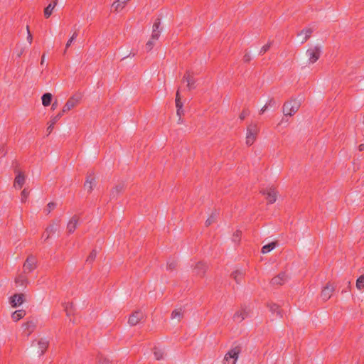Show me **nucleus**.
<instances>
[{
    "label": "nucleus",
    "mask_w": 364,
    "mask_h": 364,
    "mask_svg": "<svg viewBox=\"0 0 364 364\" xmlns=\"http://www.w3.org/2000/svg\"><path fill=\"white\" fill-rule=\"evenodd\" d=\"M48 346V341L46 338H41L38 340H35L31 344L32 354L33 356L39 357L45 353Z\"/></svg>",
    "instance_id": "obj_1"
},
{
    "label": "nucleus",
    "mask_w": 364,
    "mask_h": 364,
    "mask_svg": "<svg viewBox=\"0 0 364 364\" xmlns=\"http://www.w3.org/2000/svg\"><path fill=\"white\" fill-rule=\"evenodd\" d=\"M259 132V128L256 124H251L247 127L245 137V143L247 145L250 146L255 142Z\"/></svg>",
    "instance_id": "obj_2"
},
{
    "label": "nucleus",
    "mask_w": 364,
    "mask_h": 364,
    "mask_svg": "<svg viewBox=\"0 0 364 364\" xmlns=\"http://www.w3.org/2000/svg\"><path fill=\"white\" fill-rule=\"evenodd\" d=\"M301 105V102L298 100H292L288 102H287L284 105L283 112L284 115L292 116L294 114L298 109H299Z\"/></svg>",
    "instance_id": "obj_3"
},
{
    "label": "nucleus",
    "mask_w": 364,
    "mask_h": 364,
    "mask_svg": "<svg viewBox=\"0 0 364 364\" xmlns=\"http://www.w3.org/2000/svg\"><path fill=\"white\" fill-rule=\"evenodd\" d=\"M159 26H160L159 21H156L152 26V34H151V38L149 40V41L146 43V48L149 50L152 48V47L155 44V42L156 41H158V39L160 36L161 31L159 30Z\"/></svg>",
    "instance_id": "obj_4"
},
{
    "label": "nucleus",
    "mask_w": 364,
    "mask_h": 364,
    "mask_svg": "<svg viewBox=\"0 0 364 364\" xmlns=\"http://www.w3.org/2000/svg\"><path fill=\"white\" fill-rule=\"evenodd\" d=\"M321 52V48L318 46L311 47L306 50V55L309 58L310 63H314L316 62L320 56Z\"/></svg>",
    "instance_id": "obj_5"
},
{
    "label": "nucleus",
    "mask_w": 364,
    "mask_h": 364,
    "mask_svg": "<svg viewBox=\"0 0 364 364\" xmlns=\"http://www.w3.org/2000/svg\"><path fill=\"white\" fill-rule=\"evenodd\" d=\"M240 348L235 347L228 352L224 358V364H235L240 353Z\"/></svg>",
    "instance_id": "obj_6"
},
{
    "label": "nucleus",
    "mask_w": 364,
    "mask_h": 364,
    "mask_svg": "<svg viewBox=\"0 0 364 364\" xmlns=\"http://www.w3.org/2000/svg\"><path fill=\"white\" fill-rule=\"evenodd\" d=\"M80 98L81 97L80 95H74V96L71 97L67 101L65 105H64L63 110H62V113L63 114V113L70 110L71 109L75 107L76 105H77L80 101Z\"/></svg>",
    "instance_id": "obj_7"
},
{
    "label": "nucleus",
    "mask_w": 364,
    "mask_h": 364,
    "mask_svg": "<svg viewBox=\"0 0 364 364\" xmlns=\"http://www.w3.org/2000/svg\"><path fill=\"white\" fill-rule=\"evenodd\" d=\"M250 311L247 307L238 310L233 316V320L236 322H241L250 316Z\"/></svg>",
    "instance_id": "obj_8"
},
{
    "label": "nucleus",
    "mask_w": 364,
    "mask_h": 364,
    "mask_svg": "<svg viewBox=\"0 0 364 364\" xmlns=\"http://www.w3.org/2000/svg\"><path fill=\"white\" fill-rule=\"evenodd\" d=\"M334 290V286L330 283H328L321 291V296L322 299L324 301L329 299L331 297Z\"/></svg>",
    "instance_id": "obj_9"
},
{
    "label": "nucleus",
    "mask_w": 364,
    "mask_h": 364,
    "mask_svg": "<svg viewBox=\"0 0 364 364\" xmlns=\"http://www.w3.org/2000/svg\"><path fill=\"white\" fill-rule=\"evenodd\" d=\"M183 82L187 83L188 90L196 88V80L191 73L187 72L183 77Z\"/></svg>",
    "instance_id": "obj_10"
},
{
    "label": "nucleus",
    "mask_w": 364,
    "mask_h": 364,
    "mask_svg": "<svg viewBox=\"0 0 364 364\" xmlns=\"http://www.w3.org/2000/svg\"><path fill=\"white\" fill-rule=\"evenodd\" d=\"M36 267V259L33 257H28L23 264V271L26 273L31 272Z\"/></svg>",
    "instance_id": "obj_11"
},
{
    "label": "nucleus",
    "mask_w": 364,
    "mask_h": 364,
    "mask_svg": "<svg viewBox=\"0 0 364 364\" xmlns=\"http://www.w3.org/2000/svg\"><path fill=\"white\" fill-rule=\"evenodd\" d=\"M80 218L77 215H73L68 221L67 224V230L69 233H72L75 231L79 223Z\"/></svg>",
    "instance_id": "obj_12"
},
{
    "label": "nucleus",
    "mask_w": 364,
    "mask_h": 364,
    "mask_svg": "<svg viewBox=\"0 0 364 364\" xmlns=\"http://www.w3.org/2000/svg\"><path fill=\"white\" fill-rule=\"evenodd\" d=\"M263 194L266 195V198L270 203H273L277 200V193L273 188H269L264 191Z\"/></svg>",
    "instance_id": "obj_13"
},
{
    "label": "nucleus",
    "mask_w": 364,
    "mask_h": 364,
    "mask_svg": "<svg viewBox=\"0 0 364 364\" xmlns=\"http://www.w3.org/2000/svg\"><path fill=\"white\" fill-rule=\"evenodd\" d=\"M312 30L310 28H306L301 31L298 34L299 41L301 43L306 41L311 36Z\"/></svg>",
    "instance_id": "obj_14"
},
{
    "label": "nucleus",
    "mask_w": 364,
    "mask_h": 364,
    "mask_svg": "<svg viewBox=\"0 0 364 364\" xmlns=\"http://www.w3.org/2000/svg\"><path fill=\"white\" fill-rule=\"evenodd\" d=\"M144 318V314L141 311H136L129 317V323L131 326L136 325L142 318Z\"/></svg>",
    "instance_id": "obj_15"
},
{
    "label": "nucleus",
    "mask_w": 364,
    "mask_h": 364,
    "mask_svg": "<svg viewBox=\"0 0 364 364\" xmlns=\"http://www.w3.org/2000/svg\"><path fill=\"white\" fill-rule=\"evenodd\" d=\"M23 302V295L15 294L10 298V304L13 307H17L22 304Z\"/></svg>",
    "instance_id": "obj_16"
},
{
    "label": "nucleus",
    "mask_w": 364,
    "mask_h": 364,
    "mask_svg": "<svg viewBox=\"0 0 364 364\" xmlns=\"http://www.w3.org/2000/svg\"><path fill=\"white\" fill-rule=\"evenodd\" d=\"M130 0H117L112 5V9L115 12L121 11Z\"/></svg>",
    "instance_id": "obj_17"
},
{
    "label": "nucleus",
    "mask_w": 364,
    "mask_h": 364,
    "mask_svg": "<svg viewBox=\"0 0 364 364\" xmlns=\"http://www.w3.org/2000/svg\"><path fill=\"white\" fill-rule=\"evenodd\" d=\"M96 186V181L94 177L88 176L84 184V188L87 192H91Z\"/></svg>",
    "instance_id": "obj_18"
},
{
    "label": "nucleus",
    "mask_w": 364,
    "mask_h": 364,
    "mask_svg": "<svg viewBox=\"0 0 364 364\" xmlns=\"http://www.w3.org/2000/svg\"><path fill=\"white\" fill-rule=\"evenodd\" d=\"M183 316V310L180 309H176L173 311L171 314V320L174 323L179 322Z\"/></svg>",
    "instance_id": "obj_19"
},
{
    "label": "nucleus",
    "mask_w": 364,
    "mask_h": 364,
    "mask_svg": "<svg viewBox=\"0 0 364 364\" xmlns=\"http://www.w3.org/2000/svg\"><path fill=\"white\" fill-rule=\"evenodd\" d=\"M124 189V183H120L114 186L110 193L111 198H117L119 193Z\"/></svg>",
    "instance_id": "obj_20"
},
{
    "label": "nucleus",
    "mask_w": 364,
    "mask_h": 364,
    "mask_svg": "<svg viewBox=\"0 0 364 364\" xmlns=\"http://www.w3.org/2000/svg\"><path fill=\"white\" fill-rule=\"evenodd\" d=\"M58 0H53V3L49 4L44 9V16L46 18H49L53 13V9L57 5Z\"/></svg>",
    "instance_id": "obj_21"
},
{
    "label": "nucleus",
    "mask_w": 364,
    "mask_h": 364,
    "mask_svg": "<svg viewBox=\"0 0 364 364\" xmlns=\"http://www.w3.org/2000/svg\"><path fill=\"white\" fill-rule=\"evenodd\" d=\"M288 279V277L284 273H281L278 276L272 279L274 284L281 285Z\"/></svg>",
    "instance_id": "obj_22"
},
{
    "label": "nucleus",
    "mask_w": 364,
    "mask_h": 364,
    "mask_svg": "<svg viewBox=\"0 0 364 364\" xmlns=\"http://www.w3.org/2000/svg\"><path fill=\"white\" fill-rule=\"evenodd\" d=\"M25 182V176L22 173H18L14 181V186L21 188Z\"/></svg>",
    "instance_id": "obj_23"
},
{
    "label": "nucleus",
    "mask_w": 364,
    "mask_h": 364,
    "mask_svg": "<svg viewBox=\"0 0 364 364\" xmlns=\"http://www.w3.org/2000/svg\"><path fill=\"white\" fill-rule=\"evenodd\" d=\"M63 113H59L56 116L52 117L50 124L47 128V132L48 134H50L53 129L54 124L58 121V119L62 117Z\"/></svg>",
    "instance_id": "obj_24"
},
{
    "label": "nucleus",
    "mask_w": 364,
    "mask_h": 364,
    "mask_svg": "<svg viewBox=\"0 0 364 364\" xmlns=\"http://www.w3.org/2000/svg\"><path fill=\"white\" fill-rule=\"evenodd\" d=\"M52 100V95L50 93H45L42 96V104L43 106L47 107L48 106Z\"/></svg>",
    "instance_id": "obj_25"
},
{
    "label": "nucleus",
    "mask_w": 364,
    "mask_h": 364,
    "mask_svg": "<svg viewBox=\"0 0 364 364\" xmlns=\"http://www.w3.org/2000/svg\"><path fill=\"white\" fill-rule=\"evenodd\" d=\"M25 311L23 310H18L14 312L11 317L14 321H17L22 318L25 316Z\"/></svg>",
    "instance_id": "obj_26"
},
{
    "label": "nucleus",
    "mask_w": 364,
    "mask_h": 364,
    "mask_svg": "<svg viewBox=\"0 0 364 364\" xmlns=\"http://www.w3.org/2000/svg\"><path fill=\"white\" fill-rule=\"evenodd\" d=\"M57 230H58V225L55 223H53L49 227H48V228L46 229L47 235H46V240H47L50 237V234L56 232Z\"/></svg>",
    "instance_id": "obj_27"
},
{
    "label": "nucleus",
    "mask_w": 364,
    "mask_h": 364,
    "mask_svg": "<svg viewBox=\"0 0 364 364\" xmlns=\"http://www.w3.org/2000/svg\"><path fill=\"white\" fill-rule=\"evenodd\" d=\"M276 247V242H273L269 244L265 245L262 248V252L266 254L272 251Z\"/></svg>",
    "instance_id": "obj_28"
},
{
    "label": "nucleus",
    "mask_w": 364,
    "mask_h": 364,
    "mask_svg": "<svg viewBox=\"0 0 364 364\" xmlns=\"http://www.w3.org/2000/svg\"><path fill=\"white\" fill-rule=\"evenodd\" d=\"M36 325L33 322H28L23 326L24 331H27V335H29L35 328Z\"/></svg>",
    "instance_id": "obj_29"
},
{
    "label": "nucleus",
    "mask_w": 364,
    "mask_h": 364,
    "mask_svg": "<svg viewBox=\"0 0 364 364\" xmlns=\"http://www.w3.org/2000/svg\"><path fill=\"white\" fill-rule=\"evenodd\" d=\"M355 286L359 291L364 289V274L357 279Z\"/></svg>",
    "instance_id": "obj_30"
},
{
    "label": "nucleus",
    "mask_w": 364,
    "mask_h": 364,
    "mask_svg": "<svg viewBox=\"0 0 364 364\" xmlns=\"http://www.w3.org/2000/svg\"><path fill=\"white\" fill-rule=\"evenodd\" d=\"M176 109H183V103L181 101V95L178 90H177L176 95Z\"/></svg>",
    "instance_id": "obj_31"
},
{
    "label": "nucleus",
    "mask_w": 364,
    "mask_h": 364,
    "mask_svg": "<svg viewBox=\"0 0 364 364\" xmlns=\"http://www.w3.org/2000/svg\"><path fill=\"white\" fill-rule=\"evenodd\" d=\"M154 353L155 358L156 360H160L161 358H163V355L164 354V351L162 349L155 348V350H154Z\"/></svg>",
    "instance_id": "obj_32"
},
{
    "label": "nucleus",
    "mask_w": 364,
    "mask_h": 364,
    "mask_svg": "<svg viewBox=\"0 0 364 364\" xmlns=\"http://www.w3.org/2000/svg\"><path fill=\"white\" fill-rule=\"evenodd\" d=\"M196 270L198 274H202L206 269V267L203 263H198L196 265Z\"/></svg>",
    "instance_id": "obj_33"
},
{
    "label": "nucleus",
    "mask_w": 364,
    "mask_h": 364,
    "mask_svg": "<svg viewBox=\"0 0 364 364\" xmlns=\"http://www.w3.org/2000/svg\"><path fill=\"white\" fill-rule=\"evenodd\" d=\"M217 213H213L206 220L205 225L206 226L210 225L215 220Z\"/></svg>",
    "instance_id": "obj_34"
},
{
    "label": "nucleus",
    "mask_w": 364,
    "mask_h": 364,
    "mask_svg": "<svg viewBox=\"0 0 364 364\" xmlns=\"http://www.w3.org/2000/svg\"><path fill=\"white\" fill-rule=\"evenodd\" d=\"M56 206V204L55 203H49L46 208H45V212L47 213V214H49Z\"/></svg>",
    "instance_id": "obj_35"
},
{
    "label": "nucleus",
    "mask_w": 364,
    "mask_h": 364,
    "mask_svg": "<svg viewBox=\"0 0 364 364\" xmlns=\"http://www.w3.org/2000/svg\"><path fill=\"white\" fill-rule=\"evenodd\" d=\"M77 33L76 31H75L73 34V36L70 37V38L68 40V41L67 42L65 46L66 48H68L69 46H70V45L72 44L73 41L75 39V38L77 37Z\"/></svg>",
    "instance_id": "obj_36"
},
{
    "label": "nucleus",
    "mask_w": 364,
    "mask_h": 364,
    "mask_svg": "<svg viewBox=\"0 0 364 364\" xmlns=\"http://www.w3.org/2000/svg\"><path fill=\"white\" fill-rule=\"evenodd\" d=\"M25 281H26V279L22 275H19L15 279V282L16 284H19L20 285H23Z\"/></svg>",
    "instance_id": "obj_37"
},
{
    "label": "nucleus",
    "mask_w": 364,
    "mask_h": 364,
    "mask_svg": "<svg viewBox=\"0 0 364 364\" xmlns=\"http://www.w3.org/2000/svg\"><path fill=\"white\" fill-rule=\"evenodd\" d=\"M269 309L272 313H277V314L279 313V306L276 304H271L269 306Z\"/></svg>",
    "instance_id": "obj_38"
},
{
    "label": "nucleus",
    "mask_w": 364,
    "mask_h": 364,
    "mask_svg": "<svg viewBox=\"0 0 364 364\" xmlns=\"http://www.w3.org/2000/svg\"><path fill=\"white\" fill-rule=\"evenodd\" d=\"M271 43H267V45L264 46L260 50V54L264 53L266 51L268 50V49L270 48Z\"/></svg>",
    "instance_id": "obj_39"
},
{
    "label": "nucleus",
    "mask_w": 364,
    "mask_h": 364,
    "mask_svg": "<svg viewBox=\"0 0 364 364\" xmlns=\"http://www.w3.org/2000/svg\"><path fill=\"white\" fill-rule=\"evenodd\" d=\"M32 39H33V37H32V35L30 32L29 30H28V34H27V41L28 42V43L31 45V43H32Z\"/></svg>",
    "instance_id": "obj_40"
},
{
    "label": "nucleus",
    "mask_w": 364,
    "mask_h": 364,
    "mask_svg": "<svg viewBox=\"0 0 364 364\" xmlns=\"http://www.w3.org/2000/svg\"><path fill=\"white\" fill-rule=\"evenodd\" d=\"M95 257H96V252H95V251H93L92 252L90 253L87 259L92 261L95 259Z\"/></svg>",
    "instance_id": "obj_41"
},
{
    "label": "nucleus",
    "mask_w": 364,
    "mask_h": 364,
    "mask_svg": "<svg viewBox=\"0 0 364 364\" xmlns=\"http://www.w3.org/2000/svg\"><path fill=\"white\" fill-rule=\"evenodd\" d=\"M28 195V192L24 189L22 192H21V198H22V200H24L27 198Z\"/></svg>",
    "instance_id": "obj_42"
},
{
    "label": "nucleus",
    "mask_w": 364,
    "mask_h": 364,
    "mask_svg": "<svg viewBox=\"0 0 364 364\" xmlns=\"http://www.w3.org/2000/svg\"><path fill=\"white\" fill-rule=\"evenodd\" d=\"M183 114V109H176V116L178 117H182Z\"/></svg>",
    "instance_id": "obj_43"
},
{
    "label": "nucleus",
    "mask_w": 364,
    "mask_h": 364,
    "mask_svg": "<svg viewBox=\"0 0 364 364\" xmlns=\"http://www.w3.org/2000/svg\"><path fill=\"white\" fill-rule=\"evenodd\" d=\"M99 362L100 364H107L109 362V360L107 358H103L100 359Z\"/></svg>",
    "instance_id": "obj_44"
},
{
    "label": "nucleus",
    "mask_w": 364,
    "mask_h": 364,
    "mask_svg": "<svg viewBox=\"0 0 364 364\" xmlns=\"http://www.w3.org/2000/svg\"><path fill=\"white\" fill-rule=\"evenodd\" d=\"M267 109V106L264 105L262 107V108L260 110V114H263Z\"/></svg>",
    "instance_id": "obj_45"
},
{
    "label": "nucleus",
    "mask_w": 364,
    "mask_h": 364,
    "mask_svg": "<svg viewBox=\"0 0 364 364\" xmlns=\"http://www.w3.org/2000/svg\"><path fill=\"white\" fill-rule=\"evenodd\" d=\"M233 275H234V278H235V279L236 280V282H239V278H238V277H237V272H235Z\"/></svg>",
    "instance_id": "obj_46"
},
{
    "label": "nucleus",
    "mask_w": 364,
    "mask_h": 364,
    "mask_svg": "<svg viewBox=\"0 0 364 364\" xmlns=\"http://www.w3.org/2000/svg\"><path fill=\"white\" fill-rule=\"evenodd\" d=\"M45 59H46V56H45V55H43L42 58H41V65H43V63L45 62Z\"/></svg>",
    "instance_id": "obj_47"
},
{
    "label": "nucleus",
    "mask_w": 364,
    "mask_h": 364,
    "mask_svg": "<svg viewBox=\"0 0 364 364\" xmlns=\"http://www.w3.org/2000/svg\"><path fill=\"white\" fill-rule=\"evenodd\" d=\"M23 49H21L19 52H18V53H17V56H18V57H21V55L23 54Z\"/></svg>",
    "instance_id": "obj_48"
},
{
    "label": "nucleus",
    "mask_w": 364,
    "mask_h": 364,
    "mask_svg": "<svg viewBox=\"0 0 364 364\" xmlns=\"http://www.w3.org/2000/svg\"><path fill=\"white\" fill-rule=\"evenodd\" d=\"M358 149L360 151L364 150V144H362L359 145Z\"/></svg>",
    "instance_id": "obj_49"
},
{
    "label": "nucleus",
    "mask_w": 364,
    "mask_h": 364,
    "mask_svg": "<svg viewBox=\"0 0 364 364\" xmlns=\"http://www.w3.org/2000/svg\"><path fill=\"white\" fill-rule=\"evenodd\" d=\"M182 122H183L182 117H178V121H177L178 124H181Z\"/></svg>",
    "instance_id": "obj_50"
},
{
    "label": "nucleus",
    "mask_w": 364,
    "mask_h": 364,
    "mask_svg": "<svg viewBox=\"0 0 364 364\" xmlns=\"http://www.w3.org/2000/svg\"><path fill=\"white\" fill-rule=\"evenodd\" d=\"M56 107H57V103H56V102H55V103H53V105H52V109H55Z\"/></svg>",
    "instance_id": "obj_51"
},
{
    "label": "nucleus",
    "mask_w": 364,
    "mask_h": 364,
    "mask_svg": "<svg viewBox=\"0 0 364 364\" xmlns=\"http://www.w3.org/2000/svg\"><path fill=\"white\" fill-rule=\"evenodd\" d=\"M168 267H169L170 269L173 268V264H168Z\"/></svg>",
    "instance_id": "obj_52"
},
{
    "label": "nucleus",
    "mask_w": 364,
    "mask_h": 364,
    "mask_svg": "<svg viewBox=\"0 0 364 364\" xmlns=\"http://www.w3.org/2000/svg\"><path fill=\"white\" fill-rule=\"evenodd\" d=\"M244 117H245V114H242L240 115V118L242 119H244Z\"/></svg>",
    "instance_id": "obj_53"
},
{
    "label": "nucleus",
    "mask_w": 364,
    "mask_h": 364,
    "mask_svg": "<svg viewBox=\"0 0 364 364\" xmlns=\"http://www.w3.org/2000/svg\"><path fill=\"white\" fill-rule=\"evenodd\" d=\"M28 30H29V28H28V26H26V31L28 32Z\"/></svg>",
    "instance_id": "obj_54"
},
{
    "label": "nucleus",
    "mask_w": 364,
    "mask_h": 364,
    "mask_svg": "<svg viewBox=\"0 0 364 364\" xmlns=\"http://www.w3.org/2000/svg\"><path fill=\"white\" fill-rule=\"evenodd\" d=\"M363 122H364V115H363Z\"/></svg>",
    "instance_id": "obj_55"
}]
</instances>
